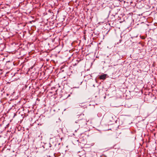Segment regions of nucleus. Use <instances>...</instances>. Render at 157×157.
<instances>
[{"instance_id": "obj_2", "label": "nucleus", "mask_w": 157, "mask_h": 157, "mask_svg": "<svg viewBox=\"0 0 157 157\" xmlns=\"http://www.w3.org/2000/svg\"><path fill=\"white\" fill-rule=\"evenodd\" d=\"M83 121L84 122H85V120L82 118V119H80L76 121H75V123L81 124L83 122Z\"/></svg>"}, {"instance_id": "obj_3", "label": "nucleus", "mask_w": 157, "mask_h": 157, "mask_svg": "<svg viewBox=\"0 0 157 157\" xmlns=\"http://www.w3.org/2000/svg\"><path fill=\"white\" fill-rule=\"evenodd\" d=\"M141 39H144L145 38V37L144 36H142L141 37Z\"/></svg>"}, {"instance_id": "obj_1", "label": "nucleus", "mask_w": 157, "mask_h": 157, "mask_svg": "<svg viewBox=\"0 0 157 157\" xmlns=\"http://www.w3.org/2000/svg\"><path fill=\"white\" fill-rule=\"evenodd\" d=\"M107 75L106 74H103L100 75L99 78L100 79L104 80L106 78Z\"/></svg>"}]
</instances>
